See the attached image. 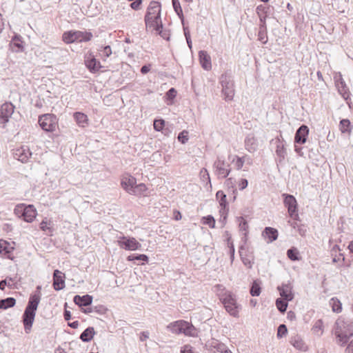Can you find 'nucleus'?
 I'll list each match as a JSON object with an SVG mask.
<instances>
[{"mask_svg": "<svg viewBox=\"0 0 353 353\" xmlns=\"http://www.w3.org/2000/svg\"><path fill=\"white\" fill-rule=\"evenodd\" d=\"M41 286H37V291L30 295L28 304L22 315V322L26 334L31 332L34 321L36 312L41 301Z\"/></svg>", "mask_w": 353, "mask_h": 353, "instance_id": "obj_1", "label": "nucleus"}, {"mask_svg": "<svg viewBox=\"0 0 353 353\" xmlns=\"http://www.w3.org/2000/svg\"><path fill=\"white\" fill-rule=\"evenodd\" d=\"M146 30L159 34L161 32V4L157 1L150 2L145 16Z\"/></svg>", "mask_w": 353, "mask_h": 353, "instance_id": "obj_2", "label": "nucleus"}, {"mask_svg": "<svg viewBox=\"0 0 353 353\" xmlns=\"http://www.w3.org/2000/svg\"><path fill=\"white\" fill-rule=\"evenodd\" d=\"M333 333L336 338V343L340 346H344L353 336V327L351 324L338 319L335 322Z\"/></svg>", "mask_w": 353, "mask_h": 353, "instance_id": "obj_3", "label": "nucleus"}, {"mask_svg": "<svg viewBox=\"0 0 353 353\" xmlns=\"http://www.w3.org/2000/svg\"><path fill=\"white\" fill-rule=\"evenodd\" d=\"M93 37L92 32L88 31L70 30L62 34V41L66 44L90 41Z\"/></svg>", "mask_w": 353, "mask_h": 353, "instance_id": "obj_4", "label": "nucleus"}, {"mask_svg": "<svg viewBox=\"0 0 353 353\" xmlns=\"http://www.w3.org/2000/svg\"><path fill=\"white\" fill-rule=\"evenodd\" d=\"M167 330L175 334H184L186 336H194V327L184 320H179L169 323Z\"/></svg>", "mask_w": 353, "mask_h": 353, "instance_id": "obj_5", "label": "nucleus"}, {"mask_svg": "<svg viewBox=\"0 0 353 353\" xmlns=\"http://www.w3.org/2000/svg\"><path fill=\"white\" fill-rule=\"evenodd\" d=\"M213 171L218 179H225L231 172L230 164L223 157H217L213 163Z\"/></svg>", "mask_w": 353, "mask_h": 353, "instance_id": "obj_6", "label": "nucleus"}, {"mask_svg": "<svg viewBox=\"0 0 353 353\" xmlns=\"http://www.w3.org/2000/svg\"><path fill=\"white\" fill-rule=\"evenodd\" d=\"M57 122V117L51 113L44 114L39 118V125L46 132H53L55 130Z\"/></svg>", "mask_w": 353, "mask_h": 353, "instance_id": "obj_7", "label": "nucleus"}, {"mask_svg": "<svg viewBox=\"0 0 353 353\" xmlns=\"http://www.w3.org/2000/svg\"><path fill=\"white\" fill-rule=\"evenodd\" d=\"M221 301L224 305L226 311L231 316L234 317L239 316V305H237L236 301L232 294H226L225 297L221 299Z\"/></svg>", "mask_w": 353, "mask_h": 353, "instance_id": "obj_8", "label": "nucleus"}, {"mask_svg": "<svg viewBox=\"0 0 353 353\" xmlns=\"http://www.w3.org/2000/svg\"><path fill=\"white\" fill-rule=\"evenodd\" d=\"M284 205L288 208V211L290 217L296 219L298 217L297 213V201L296 198L291 194H283Z\"/></svg>", "mask_w": 353, "mask_h": 353, "instance_id": "obj_9", "label": "nucleus"}, {"mask_svg": "<svg viewBox=\"0 0 353 353\" xmlns=\"http://www.w3.org/2000/svg\"><path fill=\"white\" fill-rule=\"evenodd\" d=\"M15 212L16 213L21 212L23 220L28 223L32 222L37 216V210L32 205L26 207L18 206L15 209Z\"/></svg>", "mask_w": 353, "mask_h": 353, "instance_id": "obj_10", "label": "nucleus"}, {"mask_svg": "<svg viewBox=\"0 0 353 353\" xmlns=\"http://www.w3.org/2000/svg\"><path fill=\"white\" fill-rule=\"evenodd\" d=\"M85 65L90 72H97L102 68V65L94 57L92 52H88L85 56Z\"/></svg>", "mask_w": 353, "mask_h": 353, "instance_id": "obj_11", "label": "nucleus"}, {"mask_svg": "<svg viewBox=\"0 0 353 353\" xmlns=\"http://www.w3.org/2000/svg\"><path fill=\"white\" fill-rule=\"evenodd\" d=\"M119 246L125 250H136L141 248V245L133 237L127 238L122 236L118 241Z\"/></svg>", "mask_w": 353, "mask_h": 353, "instance_id": "obj_12", "label": "nucleus"}, {"mask_svg": "<svg viewBox=\"0 0 353 353\" xmlns=\"http://www.w3.org/2000/svg\"><path fill=\"white\" fill-rule=\"evenodd\" d=\"M14 242H8L7 241L1 239L0 240V254L5 256L6 258L13 260V251L14 250Z\"/></svg>", "mask_w": 353, "mask_h": 353, "instance_id": "obj_13", "label": "nucleus"}, {"mask_svg": "<svg viewBox=\"0 0 353 353\" xmlns=\"http://www.w3.org/2000/svg\"><path fill=\"white\" fill-rule=\"evenodd\" d=\"M31 156L32 152L29 148L25 145L17 149L14 152V157L22 163L28 162Z\"/></svg>", "mask_w": 353, "mask_h": 353, "instance_id": "obj_14", "label": "nucleus"}, {"mask_svg": "<svg viewBox=\"0 0 353 353\" xmlns=\"http://www.w3.org/2000/svg\"><path fill=\"white\" fill-rule=\"evenodd\" d=\"M309 134V128L305 125H301L296 130L294 136V142L296 143L304 144Z\"/></svg>", "mask_w": 353, "mask_h": 353, "instance_id": "obj_15", "label": "nucleus"}, {"mask_svg": "<svg viewBox=\"0 0 353 353\" xmlns=\"http://www.w3.org/2000/svg\"><path fill=\"white\" fill-rule=\"evenodd\" d=\"M65 275L61 271L55 270L53 273V287L57 291H59L65 288Z\"/></svg>", "mask_w": 353, "mask_h": 353, "instance_id": "obj_16", "label": "nucleus"}, {"mask_svg": "<svg viewBox=\"0 0 353 353\" xmlns=\"http://www.w3.org/2000/svg\"><path fill=\"white\" fill-rule=\"evenodd\" d=\"M336 86L339 92V93L342 95L344 99L346 101L347 103L349 105L350 108H352V106L349 102V96L350 92L348 88L345 85V82L341 79H339L336 81Z\"/></svg>", "mask_w": 353, "mask_h": 353, "instance_id": "obj_17", "label": "nucleus"}, {"mask_svg": "<svg viewBox=\"0 0 353 353\" xmlns=\"http://www.w3.org/2000/svg\"><path fill=\"white\" fill-rule=\"evenodd\" d=\"M137 183L136 179L130 175H127L123 177L121 180V185L129 194L132 192Z\"/></svg>", "mask_w": 353, "mask_h": 353, "instance_id": "obj_18", "label": "nucleus"}, {"mask_svg": "<svg viewBox=\"0 0 353 353\" xmlns=\"http://www.w3.org/2000/svg\"><path fill=\"white\" fill-rule=\"evenodd\" d=\"M92 296L89 294L83 296L75 295L73 299L74 303L79 307L90 306L92 302Z\"/></svg>", "mask_w": 353, "mask_h": 353, "instance_id": "obj_19", "label": "nucleus"}, {"mask_svg": "<svg viewBox=\"0 0 353 353\" xmlns=\"http://www.w3.org/2000/svg\"><path fill=\"white\" fill-rule=\"evenodd\" d=\"M199 61L201 66L206 70L212 68L211 58L205 51H200L199 52Z\"/></svg>", "mask_w": 353, "mask_h": 353, "instance_id": "obj_20", "label": "nucleus"}, {"mask_svg": "<svg viewBox=\"0 0 353 353\" xmlns=\"http://www.w3.org/2000/svg\"><path fill=\"white\" fill-rule=\"evenodd\" d=\"M245 149L249 152H254L257 150L258 143L253 134H248L245 139Z\"/></svg>", "mask_w": 353, "mask_h": 353, "instance_id": "obj_21", "label": "nucleus"}, {"mask_svg": "<svg viewBox=\"0 0 353 353\" xmlns=\"http://www.w3.org/2000/svg\"><path fill=\"white\" fill-rule=\"evenodd\" d=\"M222 92L225 100L231 101L234 96V89L233 83L227 82L224 85H223Z\"/></svg>", "mask_w": 353, "mask_h": 353, "instance_id": "obj_22", "label": "nucleus"}, {"mask_svg": "<svg viewBox=\"0 0 353 353\" xmlns=\"http://www.w3.org/2000/svg\"><path fill=\"white\" fill-rule=\"evenodd\" d=\"M276 154L278 157V159H276L277 163H281L285 158L287 155V151L285 148V145L283 142H281L279 139L276 141Z\"/></svg>", "mask_w": 353, "mask_h": 353, "instance_id": "obj_23", "label": "nucleus"}, {"mask_svg": "<svg viewBox=\"0 0 353 353\" xmlns=\"http://www.w3.org/2000/svg\"><path fill=\"white\" fill-rule=\"evenodd\" d=\"M291 290V287L289 285L283 284L281 286L278 287L281 296L285 301H292L293 299L294 296Z\"/></svg>", "mask_w": 353, "mask_h": 353, "instance_id": "obj_24", "label": "nucleus"}, {"mask_svg": "<svg viewBox=\"0 0 353 353\" xmlns=\"http://www.w3.org/2000/svg\"><path fill=\"white\" fill-rule=\"evenodd\" d=\"M10 48L12 50L16 52L23 51L24 49L23 41L19 35L16 34L12 39L10 44Z\"/></svg>", "mask_w": 353, "mask_h": 353, "instance_id": "obj_25", "label": "nucleus"}, {"mask_svg": "<svg viewBox=\"0 0 353 353\" xmlns=\"http://www.w3.org/2000/svg\"><path fill=\"white\" fill-rule=\"evenodd\" d=\"M263 235L268 239V242H272L277 239L278 238V231L276 229L271 228V227H266L263 232Z\"/></svg>", "mask_w": 353, "mask_h": 353, "instance_id": "obj_26", "label": "nucleus"}, {"mask_svg": "<svg viewBox=\"0 0 353 353\" xmlns=\"http://www.w3.org/2000/svg\"><path fill=\"white\" fill-rule=\"evenodd\" d=\"M95 334L94 327H88L80 335V339L83 342L90 341Z\"/></svg>", "mask_w": 353, "mask_h": 353, "instance_id": "obj_27", "label": "nucleus"}, {"mask_svg": "<svg viewBox=\"0 0 353 353\" xmlns=\"http://www.w3.org/2000/svg\"><path fill=\"white\" fill-rule=\"evenodd\" d=\"M16 304V300L13 297H8L0 300V309L6 310L12 307Z\"/></svg>", "mask_w": 353, "mask_h": 353, "instance_id": "obj_28", "label": "nucleus"}, {"mask_svg": "<svg viewBox=\"0 0 353 353\" xmlns=\"http://www.w3.org/2000/svg\"><path fill=\"white\" fill-rule=\"evenodd\" d=\"M291 344L298 350H305L306 347L301 338L296 335L291 339Z\"/></svg>", "mask_w": 353, "mask_h": 353, "instance_id": "obj_29", "label": "nucleus"}, {"mask_svg": "<svg viewBox=\"0 0 353 353\" xmlns=\"http://www.w3.org/2000/svg\"><path fill=\"white\" fill-rule=\"evenodd\" d=\"M74 117L80 126L84 127L88 122V117L83 112H75Z\"/></svg>", "mask_w": 353, "mask_h": 353, "instance_id": "obj_30", "label": "nucleus"}, {"mask_svg": "<svg viewBox=\"0 0 353 353\" xmlns=\"http://www.w3.org/2000/svg\"><path fill=\"white\" fill-rule=\"evenodd\" d=\"M238 221H239V227L240 231H244L245 232L243 233V239H244V242L245 243L246 240H247L246 238H247L248 230V222L242 216L239 217L238 218Z\"/></svg>", "mask_w": 353, "mask_h": 353, "instance_id": "obj_31", "label": "nucleus"}, {"mask_svg": "<svg viewBox=\"0 0 353 353\" xmlns=\"http://www.w3.org/2000/svg\"><path fill=\"white\" fill-rule=\"evenodd\" d=\"M147 190L148 188L144 183H139L138 185L136 183L132 192H130V194L137 196L145 195V193L147 191Z\"/></svg>", "mask_w": 353, "mask_h": 353, "instance_id": "obj_32", "label": "nucleus"}, {"mask_svg": "<svg viewBox=\"0 0 353 353\" xmlns=\"http://www.w3.org/2000/svg\"><path fill=\"white\" fill-rule=\"evenodd\" d=\"M352 128V126L348 119H342L340 121L339 128L342 133H350Z\"/></svg>", "mask_w": 353, "mask_h": 353, "instance_id": "obj_33", "label": "nucleus"}, {"mask_svg": "<svg viewBox=\"0 0 353 353\" xmlns=\"http://www.w3.org/2000/svg\"><path fill=\"white\" fill-rule=\"evenodd\" d=\"M245 158H246V156L240 157L239 156L234 155L232 157L231 162L234 163L235 168H236V170H241L242 168V167L243 166V164L246 161Z\"/></svg>", "mask_w": 353, "mask_h": 353, "instance_id": "obj_34", "label": "nucleus"}, {"mask_svg": "<svg viewBox=\"0 0 353 353\" xmlns=\"http://www.w3.org/2000/svg\"><path fill=\"white\" fill-rule=\"evenodd\" d=\"M330 304L332 305V310L334 312L339 313L342 310V304L341 301L336 297H333L330 301Z\"/></svg>", "mask_w": 353, "mask_h": 353, "instance_id": "obj_35", "label": "nucleus"}, {"mask_svg": "<svg viewBox=\"0 0 353 353\" xmlns=\"http://www.w3.org/2000/svg\"><path fill=\"white\" fill-rule=\"evenodd\" d=\"M216 198L219 200V203L222 209H225L228 205L226 201V194L221 190H219L216 194Z\"/></svg>", "mask_w": 353, "mask_h": 353, "instance_id": "obj_36", "label": "nucleus"}, {"mask_svg": "<svg viewBox=\"0 0 353 353\" xmlns=\"http://www.w3.org/2000/svg\"><path fill=\"white\" fill-rule=\"evenodd\" d=\"M13 279L10 276H7L5 279L0 281V290H3L6 286H8L10 289L14 288Z\"/></svg>", "mask_w": 353, "mask_h": 353, "instance_id": "obj_37", "label": "nucleus"}, {"mask_svg": "<svg viewBox=\"0 0 353 353\" xmlns=\"http://www.w3.org/2000/svg\"><path fill=\"white\" fill-rule=\"evenodd\" d=\"M288 301L280 298L276 300V305L280 312L284 313L286 311Z\"/></svg>", "mask_w": 353, "mask_h": 353, "instance_id": "obj_38", "label": "nucleus"}, {"mask_svg": "<svg viewBox=\"0 0 353 353\" xmlns=\"http://www.w3.org/2000/svg\"><path fill=\"white\" fill-rule=\"evenodd\" d=\"M261 291V286L256 281H254L252 284L250 293L252 296H258L260 295Z\"/></svg>", "mask_w": 353, "mask_h": 353, "instance_id": "obj_39", "label": "nucleus"}, {"mask_svg": "<svg viewBox=\"0 0 353 353\" xmlns=\"http://www.w3.org/2000/svg\"><path fill=\"white\" fill-rule=\"evenodd\" d=\"M299 251L296 248H292L287 251L288 257L292 261H299Z\"/></svg>", "mask_w": 353, "mask_h": 353, "instance_id": "obj_40", "label": "nucleus"}, {"mask_svg": "<svg viewBox=\"0 0 353 353\" xmlns=\"http://www.w3.org/2000/svg\"><path fill=\"white\" fill-rule=\"evenodd\" d=\"M202 220L203 224L208 225L211 228H215V220L212 216L208 215L207 216H204Z\"/></svg>", "mask_w": 353, "mask_h": 353, "instance_id": "obj_41", "label": "nucleus"}, {"mask_svg": "<svg viewBox=\"0 0 353 353\" xmlns=\"http://www.w3.org/2000/svg\"><path fill=\"white\" fill-rule=\"evenodd\" d=\"M128 261H148V257L145 254H132L128 257Z\"/></svg>", "mask_w": 353, "mask_h": 353, "instance_id": "obj_42", "label": "nucleus"}, {"mask_svg": "<svg viewBox=\"0 0 353 353\" xmlns=\"http://www.w3.org/2000/svg\"><path fill=\"white\" fill-rule=\"evenodd\" d=\"M14 112H0V123L5 125Z\"/></svg>", "mask_w": 353, "mask_h": 353, "instance_id": "obj_43", "label": "nucleus"}, {"mask_svg": "<svg viewBox=\"0 0 353 353\" xmlns=\"http://www.w3.org/2000/svg\"><path fill=\"white\" fill-rule=\"evenodd\" d=\"M165 125V121L162 119H155L154 121V129L156 131H161Z\"/></svg>", "mask_w": 353, "mask_h": 353, "instance_id": "obj_44", "label": "nucleus"}, {"mask_svg": "<svg viewBox=\"0 0 353 353\" xmlns=\"http://www.w3.org/2000/svg\"><path fill=\"white\" fill-rule=\"evenodd\" d=\"M173 8L176 14L181 17L183 16V10L179 0H172Z\"/></svg>", "mask_w": 353, "mask_h": 353, "instance_id": "obj_45", "label": "nucleus"}, {"mask_svg": "<svg viewBox=\"0 0 353 353\" xmlns=\"http://www.w3.org/2000/svg\"><path fill=\"white\" fill-rule=\"evenodd\" d=\"M179 141L181 143L185 144L188 141V132L186 130H183L180 132L177 137Z\"/></svg>", "mask_w": 353, "mask_h": 353, "instance_id": "obj_46", "label": "nucleus"}, {"mask_svg": "<svg viewBox=\"0 0 353 353\" xmlns=\"http://www.w3.org/2000/svg\"><path fill=\"white\" fill-rule=\"evenodd\" d=\"M323 321L321 319H319L315 322L312 330L316 333L321 332L320 334H321L323 333Z\"/></svg>", "mask_w": 353, "mask_h": 353, "instance_id": "obj_47", "label": "nucleus"}, {"mask_svg": "<svg viewBox=\"0 0 353 353\" xmlns=\"http://www.w3.org/2000/svg\"><path fill=\"white\" fill-rule=\"evenodd\" d=\"M288 332L287 327L285 324H281L277 329V337L282 338Z\"/></svg>", "mask_w": 353, "mask_h": 353, "instance_id": "obj_48", "label": "nucleus"}, {"mask_svg": "<svg viewBox=\"0 0 353 353\" xmlns=\"http://www.w3.org/2000/svg\"><path fill=\"white\" fill-rule=\"evenodd\" d=\"M111 54H112V49H111L110 46H107L104 47V48L103 50V54H102L103 59L105 60L106 58L109 57Z\"/></svg>", "mask_w": 353, "mask_h": 353, "instance_id": "obj_49", "label": "nucleus"}, {"mask_svg": "<svg viewBox=\"0 0 353 353\" xmlns=\"http://www.w3.org/2000/svg\"><path fill=\"white\" fill-rule=\"evenodd\" d=\"M94 312L99 314H105L106 309L103 305H97L93 306Z\"/></svg>", "mask_w": 353, "mask_h": 353, "instance_id": "obj_50", "label": "nucleus"}, {"mask_svg": "<svg viewBox=\"0 0 353 353\" xmlns=\"http://www.w3.org/2000/svg\"><path fill=\"white\" fill-rule=\"evenodd\" d=\"M176 93V90L174 88H172L168 91V92L166 93V96L168 99L172 100L174 98H175Z\"/></svg>", "mask_w": 353, "mask_h": 353, "instance_id": "obj_51", "label": "nucleus"}, {"mask_svg": "<svg viewBox=\"0 0 353 353\" xmlns=\"http://www.w3.org/2000/svg\"><path fill=\"white\" fill-rule=\"evenodd\" d=\"M141 3H142V0H136L130 4V7L133 10H137L141 8Z\"/></svg>", "mask_w": 353, "mask_h": 353, "instance_id": "obj_52", "label": "nucleus"}, {"mask_svg": "<svg viewBox=\"0 0 353 353\" xmlns=\"http://www.w3.org/2000/svg\"><path fill=\"white\" fill-rule=\"evenodd\" d=\"M50 223L47 220H43L40 223V228L43 231H46L47 230H50V227L48 226Z\"/></svg>", "mask_w": 353, "mask_h": 353, "instance_id": "obj_53", "label": "nucleus"}, {"mask_svg": "<svg viewBox=\"0 0 353 353\" xmlns=\"http://www.w3.org/2000/svg\"><path fill=\"white\" fill-rule=\"evenodd\" d=\"M200 174L203 178H206L208 180V182L210 183V175L207 169L203 168L200 172Z\"/></svg>", "mask_w": 353, "mask_h": 353, "instance_id": "obj_54", "label": "nucleus"}, {"mask_svg": "<svg viewBox=\"0 0 353 353\" xmlns=\"http://www.w3.org/2000/svg\"><path fill=\"white\" fill-rule=\"evenodd\" d=\"M181 353H192V347L190 345H185L181 347Z\"/></svg>", "mask_w": 353, "mask_h": 353, "instance_id": "obj_55", "label": "nucleus"}, {"mask_svg": "<svg viewBox=\"0 0 353 353\" xmlns=\"http://www.w3.org/2000/svg\"><path fill=\"white\" fill-rule=\"evenodd\" d=\"M229 249H230L229 253H230V255L231 262H232L234 261V252H235L234 246L233 243H231V245L229 247Z\"/></svg>", "mask_w": 353, "mask_h": 353, "instance_id": "obj_56", "label": "nucleus"}, {"mask_svg": "<svg viewBox=\"0 0 353 353\" xmlns=\"http://www.w3.org/2000/svg\"><path fill=\"white\" fill-rule=\"evenodd\" d=\"M248 185V180L245 179H243L241 180V181L239 183V189L243 190L245 188H247Z\"/></svg>", "mask_w": 353, "mask_h": 353, "instance_id": "obj_57", "label": "nucleus"}, {"mask_svg": "<svg viewBox=\"0 0 353 353\" xmlns=\"http://www.w3.org/2000/svg\"><path fill=\"white\" fill-rule=\"evenodd\" d=\"M149 338V332L148 331H144L140 333L139 339L141 341H144L147 339Z\"/></svg>", "mask_w": 353, "mask_h": 353, "instance_id": "obj_58", "label": "nucleus"}, {"mask_svg": "<svg viewBox=\"0 0 353 353\" xmlns=\"http://www.w3.org/2000/svg\"><path fill=\"white\" fill-rule=\"evenodd\" d=\"M345 353H353V339H352L349 342V343L345 349Z\"/></svg>", "mask_w": 353, "mask_h": 353, "instance_id": "obj_59", "label": "nucleus"}, {"mask_svg": "<svg viewBox=\"0 0 353 353\" xmlns=\"http://www.w3.org/2000/svg\"><path fill=\"white\" fill-rule=\"evenodd\" d=\"M241 259H242V262L243 263V264L246 266H248L249 268H251L252 266V263L251 262V261L247 258H245V257H242L241 256Z\"/></svg>", "mask_w": 353, "mask_h": 353, "instance_id": "obj_60", "label": "nucleus"}, {"mask_svg": "<svg viewBox=\"0 0 353 353\" xmlns=\"http://www.w3.org/2000/svg\"><path fill=\"white\" fill-rule=\"evenodd\" d=\"M150 70V65H143L141 69V72L142 74H146Z\"/></svg>", "mask_w": 353, "mask_h": 353, "instance_id": "obj_61", "label": "nucleus"}, {"mask_svg": "<svg viewBox=\"0 0 353 353\" xmlns=\"http://www.w3.org/2000/svg\"><path fill=\"white\" fill-rule=\"evenodd\" d=\"M63 316L65 321H69L71 319V313L70 311L65 310Z\"/></svg>", "mask_w": 353, "mask_h": 353, "instance_id": "obj_62", "label": "nucleus"}, {"mask_svg": "<svg viewBox=\"0 0 353 353\" xmlns=\"http://www.w3.org/2000/svg\"><path fill=\"white\" fill-rule=\"evenodd\" d=\"M234 182V181L232 178H228L225 181V184L228 187L233 186Z\"/></svg>", "mask_w": 353, "mask_h": 353, "instance_id": "obj_63", "label": "nucleus"}, {"mask_svg": "<svg viewBox=\"0 0 353 353\" xmlns=\"http://www.w3.org/2000/svg\"><path fill=\"white\" fill-rule=\"evenodd\" d=\"M79 321H73L72 323H68V325L72 327V328H74V329H76L79 326Z\"/></svg>", "mask_w": 353, "mask_h": 353, "instance_id": "obj_64", "label": "nucleus"}]
</instances>
